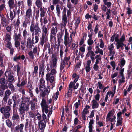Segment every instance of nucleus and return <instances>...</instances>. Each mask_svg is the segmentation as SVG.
Wrapping results in <instances>:
<instances>
[{
    "instance_id": "680f3d73",
    "label": "nucleus",
    "mask_w": 132,
    "mask_h": 132,
    "mask_svg": "<svg viewBox=\"0 0 132 132\" xmlns=\"http://www.w3.org/2000/svg\"><path fill=\"white\" fill-rule=\"evenodd\" d=\"M107 8L108 7L104 4L102 6L101 9L102 11L106 12V10H107V9H108Z\"/></svg>"
},
{
    "instance_id": "6e6d98bb",
    "label": "nucleus",
    "mask_w": 132,
    "mask_h": 132,
    "mask_svg": "<svg viewBox=\"0 0 132 132\" xmlns=\"http://www.w3.org/2000/svg\"><path fill=\"white\" fill-rule=\"evenodd\" d=\"M80 20L79 18H78L76 20L75 26H76V28L78 27V25L80 22Z\"/></svg>"
},
{
    "instance_id": "bf43d9fd",
    "label": "nucleus",
    "mask_w": 132,
    "mask_h": 132,
    "mask_svg": "<svg viewBox=\"0 0 132 132\" xmlns=\"http://www.w3.org/2000/svg\"><path fill=\"white\" fill-rule=\"evenodd\" d=\"M35 27L34 24H32L30 27V31L31 32H33L35 30Z\"/></svg>"
},
{
    "instance_id": "cd10ccee",
    "label": "nucleus",
    "mask_w": 132,
    "mask_h": 132,
    "mask_svg": "<svg viewBox=\"0 0 132 132\" xmlns=\"http://www.w3.org/2000/svg\"><path fill=\"white\" fill-rule=\"evenodd\" d=\"M12 82H9L8 85H7L8 88V87L11 89V91L13 92L14 90V88L13 84L12 83Z\"/></svg>"
},
{
    "instance_id": "338daca9",
    "label": "nucleus",
    "mask_w": 132,
    "mask_h": 132,
    "mask_svg": "<svg viewBox=\"0 0 132 132\" xmlns=\"http://www.w3.org/2000/svg\"><path fill=\"white\" fill-rule=\"evenodd\" d=\"M118 72H116L114 73L113 74H112L111 75V77L112 78H113L117 76L118 75Z\"/></svg>"
},
{
    "instance_id": "ddd939ff",
    "label": "nucleus",
    "mask_w": 132,
    "mask_h": 132,
    "mask_svg": "<svg viewBox=\"0 0 132 132\" xmlns=\"http://www.w3.org/2000/svg\"><path fill=\"white\" fill-rule=\"evenodd\" d=\"M45 64L44 62H42L39 66V74L40 75L41 73V71H45V68H44Z\"/></svg>"
},
{
    "instance_id": "7ed1b4c3",
    "label": "nucleus",
    "mask_w": 132,
    "mask_h": 132,
    "mask_svg": "<svg viewBox=\"0 0 132 132\" xmlns=\"http://www.w3.org/2000/svg\"><path fill=\"white\" fill-rule=\"evenodd\" d=\"M24 125L23 123L18 125L14 127V132H23Z\"/></svg>"
},
{
    "instance_id": "f03ea898",
    "label": "nucleus",
    "mask_w": 132,
    "mask_h": 132,
    "mask_svg": "<svg viewBox=\"0 0 132 132\" xmlns=\"http://www.w3.org/2000/svg\"><path fill=\"white\" fill-rule=\"evenodd\" d=\"M26 104L23 102L21 101V103L19 108V112L20 114L22 116V117H24V116L25 114V109L26 108Z\"/></svg>"
},
{
    "instance_id": "09e8293b",
    "label": "nucleus",
    "mask_w": 132,
    "mask_h": 132,
    "mask_svg": "<svg viewBox=\"0 0 132 132\" xmlns=\"http://www.w3.org/2000/svg\"><path fill=\"white\" fill-rule=\"evenodd\" d=\"M87 44L88 45H90L94 43V42L92 39H88L87 40Z\"/></svg>"
},
{
    "instance_id": "6ab92c4d",
    "label": "nucleus",
    "mask_w": 132,
    "mask_h": 132,
    "mask_svg": "<svg viewBox=\"0 0 132 132\" xmlns=\"http://www.w3.org/2000/svg\"><path fill=\"white\" fill-rule=\"evenodd\" d=\"M57 30V28L56 27H52L51 29V34H52L56 36Z\"/></svg>"
},
{
    "instance_id": "13d9d810",
    "label": "nucleus",
    "mask_w": 132,
    "mask_h": 132,
    "mask_svg": "<svg viewBox=\"0 0 132 132\" xmlns=\"http://www.w3.org/2000/svg\"><path fill=\"white\" fill-rule=\"evenodd\" d=\"M29 123V120L28 119H26V122H25L24 124L25 127L26 129L28 128V125Z\"/></svg>"
},
{
    "instance_id": "dca6fc26",
    "label": "nucleus",
    "mask_w": 132,
    "mask_h": 132,
    "mask_svg": "<svg viewBox=\"0 0 132 132\" xmlns=\"http://www.w3.org/2000/svg\"><path fill=\"white\" fill-rule=\"evenodd\" d=\"M30 8L27 10L26 16V17H30L32 15V11L31 9V7L29 6Z\"/></svg>"
},
{
    "instance_id": "8fccbe9b",
    "label": "nucleus",
    "mask_w": 132,
    "mask_h": 132,
    "mask_svg": "<svg viewBox=\"0 0 132 132\" xmlns=\"http://www.w3.org/2000/svg\"><path fill=\"white\" fill-rule=\"evenodd\" d=\"M127 13L128 15H130L132 14V9L130 7H128L127 8Z\"/></svg>"
},
{
    "instance_id": "052dcab7",
    "label": "nucleus",
    "mask_w": 132,
    "mask_h": 132,
    "mask_svg": "<svg viewBox=\"0 0 132 132\" xmlns=\"http://www.w3.org/2000/svg\"><path fill=\"white\" fill-rule=\"evenodd\" d=\"M5 108L6 112H9L11 110L10 107L9 106H6Z\"/></svg>"
},
{
    "instance_id": "a211bd4d",
    "label": "nucleus",
    "mask_w": 132,
    "mask_h": 132,
    "mask_svg": "<svg viewBox=\"0 0 132 132\" xmlns=\"http://www.w3.org/2000/svg\"><path fill=\"white\" fill-rule=\"evenodd\" d=\"M103 2L105 5L108 8H109L111 7L112 5V3L109 1L108 0H103Z\"/></svg>"
},
{
    "instance_id": "f257e3e1",
    "label": "nucleus",
    "mask_w": 132,
    "mask_h": 132,
    "mask_svg": "<svg viewBox=\"0 0 132 132\" xmlns=\"http://www.w3.org/2000/svg\"><path fill=\"white\" fill-rule=\"evenodd\" d=\"M40 105L42 108V111L43 113L45 112L47 113L49 112L48 104L47 103L46 100L45 98H43L40 103Z\"/></svg>"
},
{
    "instance_id": "5fc2aeb1",
    "label": "nucleus",
    "mask_w": 132,
    "mask_h": 132,
    "mask_svg": "<svg viewBox=\"0 0 132 132\" xmlns=\"http://www.w3.org/2000/svg\"><path fill=\"white\" fill-rule=\"evenodd\" d=\"M125 40V35L123 34L121 37L120 38L119 42H124Z\"/></svg>"
},
{
    "instance_id": "f704fd0d",
    "label": "nucleus",
    "mask_w": 132,
    "mask_h": 132,
    "mask_svg": "<svg viewBox=\"0 0 132 132\" xmlns=\"http://www.w3.org/2000/svg\"><path fill=\"white\" fill-rule=\"evenodd\" d=\"M125 63L126 61L124 58H122V59L121 60L120 62L121 65H120V67L121 68H122V67L124 66Z\"/></svg>"
},
{
    "instance_id": "864d4df0",
    "label": "nucleus",
    "mask_w": 132,
    "mask_h": 132,
    "mask_svg": "<svg viewBox=\"0 0 132 132\" xmlns=\"http://www.w3.org/2000/svg\"><path fill=\"white\" fill-rule=\"evenodd\" d=\"M122 120H117V123L116 124V126L117 127L119 126H122Z\"/></svg>"
},
{
    "instance_id": "423d86ee",
    "label": "nucleus",
    "mask_w": 132,
    "mask_h": 132,
    "mask_svg": "<svg viewBox=\"0 0 132 132\" xmlns=\"http://www.w3.org/2000/svg\"><path fill=\"white\" fill-rule=\"evenodd\" d=\"M0 16L1 18V23L3 27H5L6 26V20L4 15L0 12Z\"/></svg>"
},
{
    "instance_id": "aec40b11",
    "label": "nucleus",
    "mask_w": 132,
    "mask_h": 132,
    "mask_svg": "<svg viewBox=\"0 0 132 132\" xmlns=\"http://www.w3.org/2000/svg\"><path fill=\"white\" fill-rule=\"evenodd\" d=\"M40 29V28H39L38 24H37L35 25V34L36 35H38V36H39V30Z\"/></svg>"
},
{
    "instance_id": "a19ab883",
    "label": "nucleus",
    "mask_w": 132,
    "mask_h": 132,
    "mask_svg": "<svg viewBox=\"0 0 132 132\" xmlns=\"http://www.w3.org/2000/svg\"><path fill=\"white\" fill-rule=\"evenodd\" d=\"M30 103L31 104V108L32 110L35 109V103L32 101H30Z\"/></svg>"
},
{
    "instance_id": "f3484780",
    "label": "nucleus",
    "mask_w": 132,
    "mask_h": 132,
    "mask_svg": "<svg viewBox=\"0 0 132 132\" xmlns=\"http://www.w3.org/2000/svg\"><path fill=\"white\" fill-rule=\"evenodd\" d=\"M12 100L13 101L14 103L13 104V110L14 111V110L15 109V108L16 103L17 102V97L16 95H14L12 96Z\"/></svg>"
},
{
    "instance_id": "20e7f679",
    "label": "nucleus",
    "mask_w": 132,
    "mask_h": 132,
    "mask_svg": "<svg viewBox=\"0 0 132 132\" xmlns=\"http://www.w3.org/2000/svg\"><path fill=\"white\" fill-rule=\"evenodd\" d=\"M48 35H42V37L40 38V44L43 46L45 43L48 40Z\"/></svg>"
},
{
    "instance_id": "79ce46f5",
    "label": "nucleus",
    "mask_w": 132,
    "mask_h": 132,
    "mask_svg": "<svg viewBox=\"0 0 132 132\" xmlns=\"http://www.w3.org/2000/svg\"><path fill=\"white\" fill-rule=\"evenodd\" d=\"M11 94V92L10 90L7 89L5 92V96L8 97Z\"/></svg>"
},
{
    "instance_id": "39448f33",
    "label": "nucleus",
    "mask_w": 132,
    "mask_h": 132,
    "mask_svg": "<svg viewBox=\"0 0 132 132\" xmlns=\"http://www.w3.org/2000/svg\"><path fill=\"white\" fill-rule=\"evenodd\" d=\"M7 82L6 83V80L5 77L0 78V87L8 88L7 85Z\"/></svg>"
},
{
    "instance_id": "58836bf2",
    "label": "nucleus",
    "mask_w": 132,
    "mask_h": 132,
    "mask_svg": "<svg viewBox=\"0 0 132 132\" xmlns=\"http://www.w3.org/2000/svg\"><path fill=\"white\" fill-rule=\"evenodd\" d=\"M32 82L30 80H29L27 86V88L29 89H32Z\"/></svg>"
},
{
    "instance_id": "72a5a7b5",
    "label": "nucleus",
    "mask_w": 132,
    "mask_h": 132,
    "mask_svg": "<svg viewBox=\"0 0 132 132\" xmlns=\"http://www.w3.org/2000/svg\"><path fill=\"white\" fill-rule=\"evenodd\" d=\"M3 55H0V62L1 63L0 64V66L1 67H3L4 66L3 64Z\"/></svg>"
},
{
    "instance_id": "4468645a",
    "label": "nucleus",
    "mask_w": 132,
    "mask_h": 132,
    "mask_svg": "<svg viewBox=\"0 0 132 132\" xmlns=\"http://www.w3.org/2000/svg\"><path fill=\"white\" fill-rule=\"evenodd\" d=\"M63 35V33L62 32L58 33V34H57V41L59 44L60 43H61V40H63L62 39Z\"/></svg>"
},
{
    "instance_id": "a18cd8bd",
    "label": "nucleus",
    "mask_w": 132,
    "mask_h": 132,
    "mask_svg": "<svg viewBox=\"0 0 132 132\" xmlns=\"http://www.w3.org/2000/svg\"><path fill=\"white\" fill-rule=\"evenodd\" d=\"M65 62L64 61H63L60 64V69L61 70H62L64 69L65 65Z\"/></svg>"
},
{
    "instance_id": "7c9ffc66",
    "label": "nucleus",
    "mask_w": 132,
    "mask_h": 132,
    "mask_svg": "<svg viewBox=\"0 0 132 132\" xmlns=\"http://www.w3.org/2000/svg\"><path fill=\"white\" fill-rule=\"evenodd\" d=\"M56 13L58 16H59L60 13V5H57L56 6Z\"/></svg>"
},
{
    "instance_id": "c03bdc74",
    "label": "nucleus",
    "mask_w": 132,
    "mask_h": 132,
    "mask_svg": "<svg viewBox=\"0 0 132 132\" xmlns=\"http://www.w3.org/2000/svg\"><path fill=\"white\" fill-rule=\"evenodd\" d=\"M8 98V97L7 96H4V97L2 101V103L5 104L7 103V101Z\"/></svg>"
},
{
    "instance_id": "e433bc0d",
    "label": "nucleus",
    "mask_w": 132,
    "mask_h": 132,
    "mask_svg": "<svg viewBox=\"0 0 132 132\" xmlns=\"http://www.w3.org/2000/svg\"><path fill=\"white\" fill-rule=\"evenodd\" d=\"M4 114V116L5 119H8L10 116V113L9 112H5Z\"/></svg>"
},
{
    "instance_id": "37998d69",
    "label": "nucleus",
    "mask_w": 132,
    "mask_h": 132,
    "mask_svg": "<svg viewBox=\"0 0 132 132\" xmlns=\"http://www.w3.org/2000/svg\"><path fill=\"white\" fill-rule=\"evenodd\" d=\"M72 93V90L71 89L69 88L68 90V92L66 94H67L68 97H70L71 96V95Z\"/></svg>"
},
{
    "instance_id": "c85d7f7f",
    "label": "nucleus",
    "mask_w": 132,
    "mask_h": 132,
    "mask_svg": "<svg viewBox=\"0 0 132 132\" xmlns=\"http://www.w3.org/2000/svg\"><path fill=\"white\" fill-rule=\"evenodd\" d=\"M40 10L41 12L40 14L41 18L40 19V21L42 20V18L44 17L45 15V12L44 10L43 9L42 7H41L40 9Z\"/></svg>"
},
{
    "instance_id": "b1692460",
    "label": "nucleus",
    "mask_w": 132,
    "mask_h": 132,
    "mask_svg": "<svg viewBox=\"0 0 132 132\" xmlns=\"http://www.w3.org/2000/svg\"><path fill=\"white\" fill-rule=\"evenodd\" d=\"M13 116L12 117V119L13 120H18L19 118V116L18 114L13 113Z\"/></svg>"
},
{
    "instance_id": "c9c22d12",
    "label": "nucleus",
    "mask_w": 132,
    "mask_h": 132,
    "mask_svg": "<svg viewBox=\"0 0 132 132\" xmlns=\"http://www.w3.org/2000/svg\"><path fill=\"white\" fill-rule=\"evenodd\" d=\"M7 79L8 82H12L14 80V76L13 75H11L8 77Z\"/></svg>"
},
{
    "instance_id": "393cba45",
    "label": "nucleus",
    "mask_w": 132,
    "mask_h": 132,
    "mask_svg": "<svg viewBox=\"0 0 132 132\" xmlns=\"http://www.w3.org/2000/svg\"><path fill=\"white\" fill-rule=\"evenodd\" d=\"M10 18H9L8 19L9 20H11V21H12L15 18V16L13 15V12L11 11V9L10 10Z\"/></svg>"
},
{
    "instance_id": "4be33fe9",
    "label": "nucleus",
    "mask_w": 132,
    "mask_h": 132,
    "mask_svg": "<svg viewBox=\"0 0 132 132\" xmlns=\"http://www.w3.org/2000/svg\"><path fill=\"white\" fill-rule=\"evenodd\" d=\"M41 1V0H36L35 4L38 8L42 7V4Z\"/></svg>"
},
{
    "instance_id": "f8f14e48",
    "label": "nucleus",
    "mask_w": 132,
    "mask_h": 132,
    "mask_svg": "<svg viewBox=\"0 0 132 132\" xmlns=\"http://www.w3.org/2000/svg\"><path fill=\"white\" fill-rule=\"evenodd\" d=\"M57 60L56 58H55L53 60L52 64H49L50 68L51 70L53 69V68L56 66L57 63Z\"/></svg>"
},
{
    "instance_id": "a878e982",
    "label": "nucleus",
    "mask_w": 132,
    "mask_h": 132,
    "mask_svg": "<svg viewBox=\"0 0 132 132\" xmlns=\"http://www.w3.org/2000/svg\"><path fill=\"white\" fill-rule=\"evenodd\" d=\"M11 69H8L7 70L5 71V75L7 78L11 76Z\"/></svg>"
},
{
    "instance_id": "e2e57ef3",
    "label": "nucleus",
    "mask_w": 132,
    "mask_h": 132,
    "mask_svg": "<svg viewBox=\"0 0 132 132\" xmlns=\"http://www.w3.org/2000/svg\"><path fill=\"white\" fill-rule=\"evenodd\" d=\"M99 26V25L98 23H97L96 25L95 28L94 29V31L95 34L97 33L98 30V27Z\"/></svg>"
},
{
    "instance_id": "2eb2a0df",
    "label": "nucleus",
    "mask_w": 132,
    "mask_h": 132,
    "mask_svg": "<svg viewBox=\"0 0 132 132\" xmlns=\"http://www.w3.org/2000/svg\"><path fill=\"white\" fill-rule=\"evenodd\" d=\"M42 35H48V30L45 25H44L42 27Z\"/></svg>"
},
{
    "instance_id": "774afa93",
    "label": "nucleus",
    "mask_w": 132,
    "mask_h": 132,
    "mask_svg": "<svg viewBox=\"0 0 132 132\" xmlns=\"http://www.w3.org/2000/svg\"><path fill=\"white\" fill-rule=\"evenodd\" d=\"M88 128H89V132H92L93 131V126L92 125L89 124Z\"/></svg>"
},
{
    "instance_id": "bb28decb",
    "label": "nucleus",
    "mask_w": 132,
    "mask_h": 132,
    "mask_svg": "<svg viewBox=\"0 0 132 132\" xmlns=\"http://www.w3.org/2000/svg\"><path fill=\"white\" fill-rule=\"evenodd\" d=\"M11 40V36L9 33L6 34L5 36V40L6 42H10Z\"/></svg>"
},
{
    "instance_id": "49530a36",
    "label": "nucleus",
    "mask_w": 132,
    "mask_h": 132,
    "mask_svg": "<svg viewBox=\"0 0 132 132\" xmlns=\"http://www.w3.org/2000/svg\"><path fill=\"white\" fill-rule=\"evenodd\" d=\"M43 88L44 89L46 88V87L44 85L40 84L39 87V88L40 91H41L42 92L43 91Z\"/></svg>"
},
{
    "instance_id": "603ef678",
    "label": "nucleus",
    "mask_w": 132,
    "mask_h": 132,
    "mask_svg": "<svg viewBox=\"0 0 132 132\" xmlns=\"http://www.w3.org/2000/svg\"><path fill=\"white\" fill-rule=\"evenodd\" d=\"M57 72L56 69L54 68H53L51 71V72L50 73L51 75H55L56 73Z\"/></svg>"
},
{
    "instance_id": "9d476101",
    "label": "nucleus",
    "mask_w": 132,
    "mask_h": 132,
    "mask_svg": "<svg viewBox=\"0 0 132 132\" xmlns=\"http://www.w3.org/2000/svg\"><path fill=\"white\" fill-rule=\"evenodd\" d=\"M21 35V34L20 32L18 34L16 31H15L13 36V38L14 40L17 41L19 39H20Z\"/></svg>"
},
{
    "instance_id": "412c9836",
    "label": "nucleus",
    "mask_w": 132,
    "mask_h": 132,
    "mask_svg": "<svg viewBox=\"0 0 132 132\" xmlns=\"http://www.w3.org/2000/svg\"><path fill=\"white\" fill-rule=\"evenodd\" d=\"M14 3V0H9L8 4L9 7L10 8V9H11L13 8Z\"/></svg>"
},
{
    "instance_id": "5701e85b",
    "label": "nucleus",
    "mask_w": 132,
    "mask_h": 132,
    "mask_svg": "<svg viewBox=\"0 0 132 132\" xmlns=\"http://www.w3.org/2000/svg\"><path fill=\"white\" fill-rule=\"evenodd\" d=\"M8 89V88L0 87V96L3 97L4 94V90Z\"/></svg>"
},
{
    "instance_id": "473e14b6",
    "label": "nucleus",
    "mask_w": 132,
    "mask_h": 132,
    "mask_svg": "<svg viewBox=\"0 0 132 132\" xmlns=\"http://www.w3.org/2000/svg\"><path fill=\"white\" fill-rule=\"evenodd\" d=\"M28 54L29 56V58L30 59L33 60L34 58V54L32 51H31L28 53Z\"/></svg>"
},
{
    "instance_id": "0e129e2a",
    "label": "nucleus",
    "mask_w": 132,
    "mask_h": 132,
    "mask_svg": "<svg viewBox=\"0 0 132 132\" xmlns=\"http://www.w3.org/2000/svg\"><path fill=\"white\" fill-rule=\"evenodd\" d=\"M20 21L19 18L17 19L16 21V22L15 25L17 26L18 27V29L19 27V25L20 24Z\"/></svg>"
},
{
    "instance_id": "2f4dec72",
    "label": "nucleus",
    "mask_w": 132,
    "mask_h": 132,
    "mask_svg": "<svg viewBox=\"0 0 132 132\" xmlns=\"http://www.w3.org/2000/svg\"><path fill=\"white\" fill-rule=\"evenodd\" d=\"M6 124L9 127H10L12 125V122L11 121L7 119L6 121Z\"/></svg>"
},
{
    "instance_id": "69168bd1",
    "label": "nucleus",
    "mask_w": 132,
    "mask_h": 132,
    "mask_svg": "<svg viewBox=\"0 0 132 132\" xmlns=\"http://www.w3.org/2000/svg\"><path fill=\"white\" fill-rule=\"evenodd\" d=\"M81 126L78 125V126L76 127L74 129L75 131L74 132H77L78 131V129H79L81 128Z\"/></svg>"
},
{
    "instance_id": "de8ad7c7",
    "label": "nucleus",
    "mask_w": 132,
    "mask_h": 132,
    "mask_svg": "<svg viewBox=\"0 0 132 132\" xmlns=\"http://www.w3.org/2000/svg\"><path fill=\"white\" fill-rule=\"evenodd\" d=\"M98 84V87L100 89H102L103 88L104 86L102 85L101 82L99 81Z\"/></svg>"
},
{
    "instance_id": "4d7b16f0",
    "label": "nucleus",
    "mask_w": 132,
    "mask_h": 132,
    "mask_svg": "<svg viewBox=\"0 0 132 132\" xmlns=\"http://www.w3.org/2000/svg\"><path fill=\"white\" fill-rule=\"evenodd\" d=\"M42 117L43 119V120L44 121V122H47V119H46V116L44 113H43Z\"/></svg>"
},
{
    "instance_id": "c756f323",
    "label": "nucleus",
    "mask_w": 132,
    "mask_h": 132,
    "mask_svg": "<svg viewBox=\"0 0 132 132\" xmlns=\"http://www.w3.org/2000/svg\"><path fill=\"white\" fill-rule=\"evenodd\" d=\"M62 19L63 21L64 25L65 26L67 23V18L65 14L63 15Z\"/></svg>"
},
{
    "instance_id": "4c0bfd02",
    "label": "nucleus",
    "mask_w": 132,
    "mask_h": 132,
    "mask_svg": "<svg viewBox=\"0 0 132 132\" xmlns=\"http://www.w3.org/2000/svg\"><path fill=\"white\" fill-rule=\"evenodd\" d=\"M15 41V42L14 43V45L15 47H16L17 49H18V48L19 47V49L20 48V42L18 40Z\"/></svg>"
},
{
    "instance_id": "9b49d317",
    "label": "nucleus",
    "mask_w": 132,
    "mask_h": 132,
    "mask_svg": "<svg viewBox=\"0 0 132 132\" xmlns=\"http://www.w3.org/2000/svg\"><path fill=\"white\" fill-rule=\"evenodd\" d=\"M92 107L93 109L97 108L99 106L98 103L96 100H93L92 102Z\"/></svg>"
},
{
    "instance_id": "6e6552de",
    "label": "nucleus",
    "mask_w": 132,
    "mask_h": 132,
    "mask_svg": "<svg viewBox=\"0 0 132 132\" xmlns=\"http://www.w3.org/2000/svg\"><path fill=\"white\" fill-rule=\"evenodd\" d=\"M46 122H44L43 120H40L38 123L39 128L41 130L45 128L46 127Z\"/></svg>"
},
{
    "instance_id": "3c124183",
    "label": "nucleus",
    "mask_w": 132,
    "mask_h": 132,
    "mask_svg": "<svg viewBox=\"0 0 132 132\" xmlns=\"http://www.w3.org/2000/svg\"><path fill=\"white\" fill-rule=\"evenodd\" d=\"M20 58L21 56L20 55L18 56L16 55L14 57L13 60L14 61L16 62L18 60L20 59Z\"/></svg>"
},
{
    "instance_id": "ea45409f",
    "label": "nucleus",
    "mask_w": 132,
    "mask_h": 132,
    "mask_svg": "<svg viewBox=\"0 0 132 132\" xmlns=\"http://www.w3.org/2000/svg\"><path fill=\"white\" fill-rule=\"evenodd\" d=\"M7 42V43L5 45L6 47L9 49L12 47V44L11 42L10 41Z\"/></svg>"
},
{
    "instance_id": "0eeeda50",
    "label": "nucleus",
    "mask_w": 132,
    "mask_h": 132,
    "mask_svg": "<svg viewBox=\"0 0 132 132\" xmlns=\"http://www.w3.org/2000/svg\"><path fill=\"white\" fill-rule=\"evenodd\" d=\"M45 89V90H43V92H40V96L42 97L43 98H44V97L46 95H48L50 92V90H49L46 88Z\"/></svg>"
},
{
    "instance_id": "1a4fd4ad",
    "label": "nucleus",
    "mask_w": 132,
    "mask_h": 132,
    "mask_svg": "<svg viewBox=\"0 0 132 132\" xmlns=\"http://www.w3.org/2000/svg\"><path fill=\"white\" fill-rule=\"evenodd\" d=\"M33 44L31 41V38L30 37L27 39L26 47L27 48H32Z\"/></svg>"
}]
</instances>
